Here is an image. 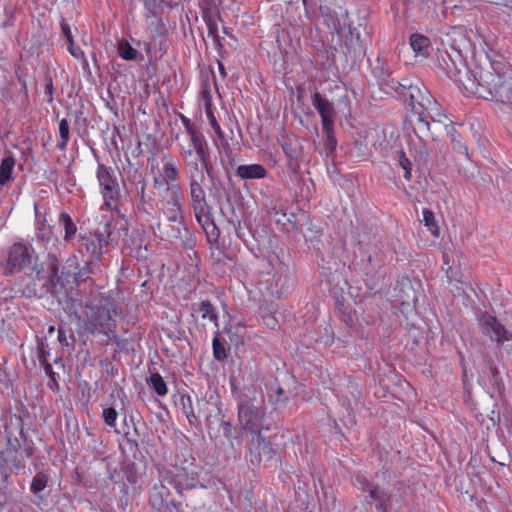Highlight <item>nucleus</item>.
I'll list each match as a JSON object with an SVG mask.
<instances>
[{
    "instance_id": "nucleus-1",
    "label": "nucleus",
    "mask_w": 512,
    "mask_h": 512,
    "mask_svg": "<svg viewBox=\"0 0 512 512\" xmlns=\"http://www.w3.org/2000/svg\"><path fill=\"white\" fill-rule=\"evenodd\" d=\"M471 53V41L463 33H454L449 40V49H438L436 67L465 89L468 78L473 74V68L467 64V56Z\"/></svg>"
},
{
    "instance_id": "nucleus-2",
    "label": "nucleus",
    "mask_w": 512,
    "mask_h": 512,
    "mask_svg": "<svg viewBox=\"0 0 512 512\" xmlns=\"http://www.w3.org/2000/svg\"><path fill=\"white\" fill-rule=\"evenodd\" d=\"M357 246L352 262L354 269L361 275L365 286L373 295H381L388 286L383 256L375 244L359 241Z\"/></svg>"
},
{
    "instance_id": "nucleus-22",
    "label": "nucleus",
    "mask_w": 512,
    "mask_h": 512,
    "mask_svg": "<svg viewBox=\"0 0 512 512\" xmlns=\"http://www.w3.org/2000/svg\"><path fill=\"white\" fill-rule=\"evenodd\" d=\"M104 247L105 240L97 238L93 233H90L89 235H80L78 239V251L83 256L86 254L88 256L86 260L88 261H95L99 263L103 255L102 249Z\"/></svg>"
},
{
    "instance_id": "nucleus-50",
    "label": "nucleus",
    "mask_w": 512,
    "mask_h": 512,
    "mask_svg": "<svg viewBox=\"0 0 512 512\" xmlns=\"http://www.w3.org/2000/svg\"><path fill=\"white\" fill-rule=\"evenodd\" d=\"M213 357L216 361L222 362L228 357V351L225 346V339L221 337L219 332H216L212 340Z\"/></svg>"
},
{
    "instance_id": "nucleus-35",
    "label": "nucleus",
    "mask_w": 512,
    "mask_h": 512,
    "mask_svg": "<svg viewBox=\"0 0 512 512\" xmlns=\"http://www.w3.org/2000/svg\"><path fill=\"white\" fill-rule=\"evenodd\" d=\"M441 8H439L440 20L446 19L451 22L460 20L464 15L466 5L460 2L459 4H453L452 1L447 2L445 0L440 1Z\"/></svg>"
},
{
    "instance_id": "nucleus-46",
    "label": "nucleus",
    "mask_w": 512,
    "mask_h": 512,
    "mask_svg": "<svg viewBox=\"0 0 512 512\" xmlns=\"http://www.w3.org/2000/svg\"><path fill=\"white\" fill-rule=\"evenodd\" d=\"M340 320L348 327L356 325V311L346 301L335 306Z\"/></svg>"
},
{
    "instance_id": "nucleus-12",
    "label": "nucleus",
    "mask_w": 512,
    "mask_h": 512,
    "mask_svg": "<svg viewBox=\"0 0 512 512\" xmlns=\"http://www.w3.org/2000/svg\"><path fill=\"white\" fill-rule=\"evenodd\" d=\"M246 448L245 458L252 466L259 467L263 463L265 467L277 468V450L263 434L251 437Z\"/></svg>"
},
{
    "instance_id": "nucleus-10",
    "label": "nucleus",
    "mask_w": 512,
    "mask_h": 512,
    "mask_svg": "<svg viewBox=\"0 0 512 512\" xmlns=\"http://www.w3.org/2000/svg\"><path fill=\"white\" fill-rule=\"evenodd\" d=\"M158 478L162 482H167L168 485L173 486L176 492L182 496L185 491H190L196 488L207 489L208 485L201 483L199 480V472L187 467L175 466L173 469H168L164 466L158 468Z\"/></svg>"
},
{
    "instance_id": "nucleus-29",
    "label": "nucleus",
    "mask_w": 512,
    "mask_h": 512,
    "mask_svg": "<svg viewBox=\"0 0 512 512\" xmlns=\"http://www.w3.org/2000/svg\"><path fill=\"white\" fill-rule=\"evenodd\" d=\"M191 206L195 216L212 210L207 204L205 191L198 180L190 181Z\"/></svg>"
},
{
    "instance_id": "nucleus-3",
    "label": "nucleus",
    "mask_w": 512,
    "mask_h": 512,
    "mask_svg": "<svg viewBox=\"0 0 512 512\" xmlns=\"http://www.w3.org/2000/svg\"><path fill=\"white\" fill-rule=\"evenodd\" d=\"M370 66L372 76L376 79L380 91L384 94L402 100L410 108H414L418 99L423 98L417 85H412L408 79L398 81L393 77V71L383 57L378 56L374 63H370Z\"/></svg>"
},
{
    "instance_id": "nucleus-21",
    "label": "nucleus",
    "mask_w": 512,
    "mask_h": 512,
    "mask_svg": "<svg viewBox=\"0 0 512 512\" xmlns=\"http://www.w3.org/2000/svg\"><path fill=\"white\" fill-rule=\"evenodd\" d=\"M288 222L292 224V229L299 231L306 242L311 244V247L318 253L324 248V242L322 240L323 230L320 226L314 224L307 216L305 221L302 223L292 222L288 219Z\"/></svg>"
},
{
    "instance_id": "nucleus-9",
    "label": "nucleus",
    "mask_w": 512,
    "mask_h": 512,
    "mask_svg": "<svg viewBox=\"0 0 512 512\" xmlns=\"http://www.w3.org/2000/svg\"><path fill=\"white\" fill-rule=\"evenodd\" d=\"M379 475L380 472H376L374 477L369 479L362 473H356L352 476L351 483L354 488L362 493L366 504L372 506L374 503L377 512H390L393 493L375 482Z\"/></svg>"
},
{
    "instance_id": "nucleus-53",
    "label": "nucleus",
    "mask_w": 512,
    "mask_h": 512,
    "mask_svg": "<svg viewBox=\"0 0 512 512\" xmlns=\"http://www.w3.org/2000/svg\"><path fill=\"white\" fill-rule=\"evenodd\" d=\"M200 162L198 160H192L186 162V173L188 177L190 178V181L198 180L199 182L204 181V168L202 164H199Z\"/></svg>"
},
{
    "instance_id": "nucleus-17",
    "label": "nucleus",
    "mask_w": 512,
    "mask_h": 512,
    "mask_svg": "<svg viewBox=\"0 0 512 512\" xmlns=\"http://www.w3.org/2000/svg\"><path fill=\"white\" fill-rule=\"evenodd\" d=\"M479 381L484 383L492 398H495V393H497L499 397H503L505 391L504 381L495 361L489 356L483 359Z\"/></svg>"
},
{
    "instance_id": "nucleus-36",
    "label": "nucleus",
    "mask_w": 512,
    "mask_h": 512,
    "mask_svg": "<svg viewBox=\"0 0 512 512\" xmlns=\"http://www.w3.org/2000/svg\"><path fill=\"white\" fill-rule=\"evenodd\" d=\"M491 101L512 108V78L505 77Z\"/></svg>"
},
{
    "instance_id": "nucleus-43",
    "label": "nucleus",
    "mask_w": 512,
    "mask_h": 512,
    "mask_svg": "<svg viewBox=\"0 0 512 512\" xmlns=\"http://www.w3.org/2000/svg\"><path fill=\"white\" fill-rule=\"evenodd\" d=\"M229 384L231 388V393L236 400L237 404L240 403V400H242V397H248L251 396L252 393H256L259 391L256 386L250 385V386H243L239 387V382L235 376H230L229 378Z\"/></svg>"
},
{
    "instance_id": "nucleus-31",
    "label": "nucleus",
    "mask_w": 512,
    "mask_h": 512,
    "mask_svg": "<svg viewBox=\"0 0 512 512\" xmlns=\"http://www.w3.org/2000/svg\"><path fill=\"white\" fill-rule=\"evenodd\" d=\"M118 224L120 225V229H127V220L116 221L115 225L113 224V220H107L103 226L97 228L93 234L99 239H104L105 246H107L110 242L119 238V233L115 231V226Z\"/></svg>"
},
{
    "instance_id": "nucleus-55",
    "label": "nucleus",
    "mask_w": 512,
    "mask_h": 512,
    "mask_svg": "<svg viewBox=\"0 0 512 512\" xmlns=\"http://www.w3.org/2000/svg\"><path fill=\"white\" fill-rule=\"evenodd\" d=\"M423 214V223L428 228L432 236L439 237L440 236V229L438 226V223L435 219V215L432 210L428 208H424L422 211Z\"/></svg>"
},
{
    "instance_id": "nucleus-52",
    "label": "nucleus",
    "mask_w": 512,
    "mask_h": 512,
    "mask_svg": "<svg viewBox=\"0 0 512 512\" xmlns=\"http://www.w3.org/2000/svg\"><path fill=\"white\" fill-rule=\"evenodd\" d=\"M196 311L201 312L202 319H209L216 327H218V315L214 305L209 300L200 302Z\"/></svg>"
},
{
    "instance_id": "nucleus-16",
    "label": "nucleus",
    "mask_w": 512,
    "mask_h": 512,
    "mask_svg": "<svg viewBox=\"0 0 512 512\" xmlns=\"http://www.w3.org/2000/svg\"><path fill=\"white\" fill-rule=\"evenodd\" d=\"M97 179L104 198V205L112 209V202H116L120 197V187L117 177L112 168L99 163L97 167Z\"/></svg>"
},
{
    "instance_id": "nucleus-54",
    "label": "nucleus",
    "mask_w": 512,
    "mask_h": 512,
    "mask_svg": "<svg viewBox=\"0 0 512 512\" xmlns=\"http://www.w3.org/2000/svg\"><path fill=\"white\" fill-rule=\"evenodd\" d=\"M268 399L275 408H279L285 406L289 401V394L279 386L274 391L268 393Z\"/></svg>"
},
{
    "instance_id": "nucleus-8",
    "label": "nucleus",
    "mask_w": 512,
    "mask_h": 512,
    "mask_svg": "<svg viewBox=\"0 0 512 512\" xmlns=\"http://www.w3.org/2000/svg\"><path fill=\"white\" fill-rule=\"evenodd\" d=\"M55 476L56 474L52 468L48 465H42L41 468L36 467V471L29 481V500L41 511L55 503L53 497L56 484Z\"/></svg>"
},
{
    "instance_id": "nucleus-34",
    "label": "nucleus",
    "mask_w": 512,
    "mask_h": 512,
    "mask_svg": "<svg viewBox=\"0 0 512 512\" xmlns=\"http://www.w3.org/2000/svg\"><path fill=\"white\" fill-rule=\"evenodd\" d=\"M235 174L242 180H255L266 177L267 170L261 164H243L237 167Z\"/></svg>"
},
{
    "instance_id": "nucleus-61",
    "label": "nucleus",
    "mask_w": 512,
    "mask_h": 512,
    "mask_svg": "<svg viewBox=\"0 0 512 512\" xmlns=\"http://www.w3.org/2000/svg\"><path fill=\"white\" fill-rule=\"evenodd\" d=\"M24 455H17V453L7 452L6 468L21 470L25 468Z\"/></svg>"
},
{
    "instance_id": "nucleus-25",
    "label": "nucleus",
    "mask_w": 512,
    "mask_h": 512,
    "mask_svg": "<svg viewBox=\"0 0 512 512\" xmlns=\"http://www.w3.org/2000/svg\"><path fill=\"white\" fill-rule=\"evenodd\" d=\"M481 322L484 334L488 335L492 340L499 343L512 339V334L506 330L495 316L484 314Z\"/></svg>"
},
{
    "instance_id": "nucleus-28",
    "label": "nucleus",
    "mask_w": 512,
    "mask_h": 512,
    "mask_svg": "<svg viewBox=\"0 0 512 512\" xmlns=\"http://www.w3.org/2000/svg\"><path fill=\"white\" fill-rule=\"evenodd\" d=\"M282 150L287 158V166L292 172H297L300 168L299 159L302 157L303 151L300 143L295 139H284L281 143Z\"/></svg>"
},
{
    "instance_id": "nucleus-27",
    "label": "nucleus",
    "mask_w": 512,
    "mask_h": 512,
    "mask_svg": "<svg viewBox=\"0 0 512 512\" xmlns=\"http://www.w3.org/2000/svg\"><path fill=\"white\" fill-rule=\"evenodd\" d=\"M192 147L197 155L196 160H198L202 164L208 178L210 179L212 184L216 186L215 170L211 161L210 151L205 137L193 143Z\"/></svg>"
},
{
    "instance_id": "nucleus-40",
    "label": "nucleus",
    "mask_w": 512,
    "mask_h": 512,
    "mask_svg": "<svg viewBox=\"0 0 512 512\" xmlns=\"http://www.w3.org/2000/svg\"><path fill=\"white\" fill-rule=\"evenodd\" d=\"M16 161L13 155H6L0 162V185L5 186L14 181V167Z\"/></svg>"
},
{
    "instance_id": "nucleus-37",
    "label": "nucleus",
    "mask_w": 512,
    "mask_h": 512,
    "mask_svg": "<svg viewBox=\"0 0 512 512\" xmlns=\"http://www.w3.org/2000/svg\"><path fill=\"white\" fill-rule=\"evenodd\" d=\"M410 46L417 56L428 57L431 48L430 39L419 33H413L409 38Z\"/></svg>"
},
{
    "instance_id": "nucleus-6",
    "label": "nucleus",
    "mask_w": 512,
    "mask_h": 512,
    "mask_svg": "<svg viewBox=\"0 0 512 512\" xmlns=\"http://www.w3.org/2000/svg\"><path fill=\"white\" fill-rule=\"evenodd\" d=\"M86 309L84 324H81L80 328H75L79 335L103 333L109 336L110 332L114 331L116 321L112 317V312L115 309L110 299L101 297L97 304L86 305Z\"/></svg>"
},
{
    "instance_id": "nucleus-44",
    "label": "nucleus",
    "mask_w": 512,
    "mask_h": 512,
    "mask_svg": "<svg viewBox=\"0 0 512 512\" xmlns=\"http://www.w3.org/2000/svg\"><path fill=\"white\" fill-rule=\"evenodd\" d=\"M148 387L158 396L164 397L168 393V387L163 377L158 372H151L146 377Z\"/></svg>"
},
{
    "instance_id": "nucleus-62",
    "label": "nucleus",
    "mask_w": 512,
    "mask_h": 512,
    "mask_svg": "<svg viewBox=\"0 0 512 512\" xmlns=\"http://www.w3.org/2000/svg\"><path fill=\"white\" fill-rule=\"evenodd\" d=\"M220 401L216 398L215 400L212 399V397L207 400L205 398L197 399V407H198V414L200 415V418L203 416L205 418V414L209 413L212 406H220Z\"/></svg>"
},
{
    "instance_id": "nucleus-32",
    "label": "nucleus",
    "mask_w": 512,
    "mask_h": 512,
    "mask_svg": "<svg viewBox=\"0 0 512 512\" xmlns=\"http://www.w3.org/2000/svg\"><path fill=\"white\" fill-rule=\"evenodd\" d=\"M319 16L323 19V24L331 33H340L342 27L339 15L334 8L327 4H320Z\"/></svg>"
},
{
    "instance_id": "nucleus-14",
    "label": "nucleus",
    "mask_w": 512,
    "mask_h": 512,
    "mask_svg": "<svg viewBox=\"0 0 512 512\" xmlns=\"http://www.w3.org/2000/svg\"><path fill=\"white\" fill-rule=\"evenodd\" d=\"M403 16L407 23H425L439 20L441 8L436 0H402Z\"/></svg>"
},
{
    "instance_id": "nucleus-59",
    "label": "nucleus",
    "mask_w": 512,
    "mask_h": 512,
    "mask_svg": "<svg viewBox=\"0 0 512 512\" xmlns=\"http://www.w3.org/2000/svg\"><path fill=\"white\" fill-rule=\"evenodd\" d=\"M48 256L46 257V260L44 262H41L40 264L37 263V260L33 261V264L30 266L32 271L35 273V278L38 281L45 282L48 278Z\"/></svg>"
},
{
    "instance_id": "nucleus-57",
    "label": "nucleus",
    "mask_w": 512,
    "mask_h": 512,
    "mask_svg": "<svg viewBox=\"0 0 512 512\" xmlns=\"http://www.w3.org/2000/svg\"><path fill=\"white\" fill-rule=\"evenodd\" d=\"M221 419H224V414L220 406H212L209 413L205 414V423L208 431L212 430L215 423H221Z\"/></svg>"
},
{
    "instance_id": "nucleus-56",
    "label": "nucleus",
    "mask_w": 512,
    "mask_h": 512,
    "mask_svg": "<svg viewBox=\"0 0 512 512\" xmlns=\"http://www.w3.org/2000/svg\"><path fill=\"white\" fill-rule=\"evenodd\" d=\"M59 135L60 140L57 143V148L60 151H64L68 145L70 139V127L67 119H62L59 122Z\"/></svg>"
},
{
    "instance_id": "nucleus-60",
    "label": "nucleus",
    "mask_w": 512,
    "mask_h": 512,
    "mask_svg": "<svg viewBox=\"0 0 512 512\" xmlns=\"http://www.w3.org/2000/svg\"><path fill=\"white\" fill-rule=\"evenodd\" d=\"M179 178V171L177 167L171 163L167 162L163 166V178H161V182H165L168 186L169 182L176 181Z\"/></svg>"
},
{
    "instance_id": "nucleus-4",
    "label": "nucleus",
    "mask_w": 512,
    "mask_h": 512,
    "mask_svg": "<svg viewBox=\"0 0 512 512\" xmlns=\"http://www.w3.org/2000/svg\"><path fill=\"white\" fill-rule=\"evenodd\" d=\"M505 77L497 70L495 63L485 56L483 62L474 65L473 74L468 78L465 90L477 98L491 101Z\"/></svg>"
},
{
    "instance_id": "nucleus-26",
    "label": "nucleus",
    "mask_w": 512,
    "mask_h": 512,
    "mask_svg": "<svg viewBox=\"0 0 512 512\" xmlns=\"http://www.w3.org/2000/svg\"><path fill=\"white\" fill-rule=\"evenodd\" d=\"M84 264L78 269L73 275V280L78 289L82 286L92 288L95 285V281L92 276L97 275L101 272L99 263L95 261L83 260Z\"/></svg>"
},
{
    "instance_id": "nucleus-48",
    "label": "nucleus",
    "mask_w": 512,
    "mask_h": 512,
    "mask_svg": "<svg viewBox=\"0 0 512 512\" xmlns=\"http://www.w3.org/2000/svg\"><path fill=\"white\" fill-rule=\"evenodd\" d=\"M322 132L324 135V149L327 156H331L334 154L337 147V138L334 131V124L323 125Z\"/></svg>"
},
{
    "instance_id": "nucleus-45",
    "label": "nucleus",
    "mask_w": 512,
    "mask_h": 512,
    "mask_svg": "<svg viewBox=\"0 0 512 512\" xmlns=\"http://www.w3.org/2000/svg\"><path fill=\"white\" fill-rule=\"evenodd\" d=\"M181 402H182V410L185 413L189 424L196 428L200 427L201 426L200 415L198 414V411L197 412L195 411L191 397L189 395H182Z\"/></svg>"
},
{
    "instance_id": "nucleus-49",
    "label": "nucleus",
    "mask_w": 512,
    "mask_h": 512,
    "mask_svg": "<svg viewBox=\"0 0 512 512\" xmlns=\"http://www.w3.org/2000/svg\"><path fill=\"white\" fill-rule=\"evenodd\" d=\"M59 223L64 228V240L66 242L73 240L77 232V227L71 216L67 212H61L59 215Z\"/></svg>"
},
{
    "instance_id": "nucleus-41",
    "label": "nucleus",
    "mask_w": 512,
    "mask_h": 512,
    "mask_svg": "<svg viewBox=\"0 0 512 512\" xmlns=\"http://www.w3.org/2000/svg\"><path fill=\"white\" fill-rule=\"evenodd\" d=\"M123 434L127 440V442H129L131 445H134L135 447H138V441L136 438H133V437H130V433L129 431L125 430V427L126 428H129V425L132 426L133 430H134V434L139 437L140 435L143 434V428H145V424L143 422H141L140 419H136L133 415H130L129 416V420L127 419V417L125 416L124 417V420H123Z\"/></svg>"
},
{
    "instance_id": "nucleus-11",
    "label": "nucleus",
    "mask_w": 512,
    "mask_h": 512,
    "mask_svg": "<svg viewBox=\"0 0 512 512\" xmlns=\"http://www.w3.org/2000/svg\"><path fill=\"white\" fill-rule=\"evenodd\" d=\"M34 260H38V255L33 246L30 243L16 242L8 249L3 275L11 277L18 274L30 268Z\"/></svg>"
},
{
    "instance_id": "nucleus-51",
    "label": "nucleus",
    "mask_w": 512,
    "mask_h": 512,
    "mask_svg": "<svg viewBox=\"0 0 512 512\" xmlns=\"http://www.w3.org/2000/svg\"><path fill=\"white\" fill-rule=\"evenodd\" d=\"M17 420L20 425V438L22 440L21 445L23 447L21 455H24L26 458H31L35 453V447L32 440L28 439L27 433L23 428V419L21 416L17 417Z\"/></svg>"
},
{
    "instance_id": "nucleus-64",
    "label": "nucleus",
    "mask_w": 512,
    "mask_h": 512,
    "mask_svg": "<svg viewBox=\"0 0 512 512\" xmlns=\"http://www.w3.org/2000/svg\"><path fill=\"white\" fill-rule=\"evenodd\" d=\"M118 417V412L113 406L106 407L103 409L102 418L104 423L110 427L115 428L116 427V420Z\"/></svg>"
},
{
    "instance_id": "nucleus-39",
    "label": "nucleus",
    "mask_w": 512,
    "mask_h": 512,
    "mask_svg": "<svg viewBox=\"0 0 512 512\" xmlns=\"http://www.w3.org/2000/svg\"><path fill=\"white\" fill-rule=\"evenodd\" d=\"M393 296L396 298H415V291L412 286V281L408 276H402L396 280L393 287Z\"/></svg>"
},
{
    "instance_id": "nucleus-18",
    "label": "nucleus",
    "mask_w": 512,
    "mask_h": 512,
    "mask_svg": "<svg viewBox=\"0 0 512 512\" xmlns=\"http://www.w3.org/2000/svg\"><path fill=\"white\" fill-rule=\"evenodd\" d=\"M56 298L69 323H74L76 328H80L81 324H84V316L81 313L83 308L82 298L77 297V293L73 291L72 286Z\"/></svg>"
},
{
    "instance_id": "nucleus-47",
    "label": "nucleus",
    "mask_w": 512,
    "mask_h": 512,
    "mask_svg": "<svg viewBox=\"0 0 512 512\" xmlns=\"http://www.w3.org/2000/svg\"><path fill=\"white\" fill-rule=\"evenodd\" d=\"M170 227L171 233H168L170 237L180 240L185 248L191 249L193 247L194 241L192 239L187 238L186 240H184V237H186V235L189 234V229L185 221H182L181 224L172 223Z\"/></svg>"
},
{
    "instance_id": "nucleus-63",
    "label": "nucleus",
    "mask_w": 512,
    "mask_h": 512,
    "mask_svg": "<svg viewBox=\"0 0 512 512\" xmlns=\"http://www.w3.org/2000/svg\"><path fill=\"white\" fill-rule=\"evenodd\" d=\"M49 345L45 338L37 337V358L40 364L48 361L49 356Z\"/></svg>"
},
{
    "instance_id": "nucleus-23",
    "label": "nucleus",
    "mask_w": 512,
    "mask_h": 512,
    "mask_svg": "<svg viewBox=\"0 0 512 512\" xmlns=\"http://www.w3.org/2000/svg\"><path fill=\"white\" fill-rule=\"evenodd\" d=\"M311 104L318 112L322 126L335 123L337 112L334 108V104L329 101L325 95L316 90L311 95Z\"/></svg>"
},
{
    "instance_id": "nucleus-15",
    "label": "nucleus",
    "mask_w": 512,
    "mask_h": 512,
    "mask_svg": "<svg viewBox=\"0 0 512 512\" xmlns=\"http://www.w3.org/2000/svg\"><path fill=\"white\" fill-rule=\"evenodd\" d=\"M48 278L42 283L40 290L53 297H58L70 289V273L64 271L60 260L55 254L48 253Z\"/></svg>"
},
{
    "instance_id": "nucleus-30",
    "label": "nucleus",
    "mask_w": 512,
    "mask_h": 512,
    "mask_svg": "<svg viewBox=\"0 0 512 512\" xmlns=\"http://www.w3.org/2000/svg\"><path fill=\"white\" fill-rule=\"evenodd\" d=\"M195 218L199 225L204 230L208 243L211 245L218 244L220 237V229L218 228L214 221L212 210L203 213V215L200 214L198 216H195Z\"/></svg>"
},
{
    "instance_id": "nucleus-13",
    "label": "nucleus",
    "mask_w": 512,
    "mask_h": 512,
    "mask_svg": "<svg viewBox=\"0 0 512 512\" xmlns=\"http://www.w3.org/2000/svg\"><path fill=\"white\" fill-rule=\"evenodd\" d=\"M340 65L343 72H349L359 66L365 55V46L357 28L349 26L348 35L340 42Z\"/></svg>"
},
{
    "instance_id": "nucleus-58",
    "label": "nucleus",
    "mask_w": 512,
    "mask_h": 512,
    "mask_svg": "<svg viewBox=\"0 0 512 512\" xmlns=\"http://www.w3.org/2000/svg\"><path fill=\"white\" fill-rule=\"evenodd\" d=\"M122 471L124 472L126 479L130 484H138L140 480V474L138 473L134 462H125L122 466Z\"/></svg>"
},
{
    "instance_id": "nucleus-19",
    "label": "nucleus",
    "mask_w": 512,
    "mask_h": 512,
    "mask_svg": "<svg viewBox=\"0 0 512 512\" xmlns=\"http://www.w3.org/2000/svg\"><path fill=\"white\" fill-rule=\"evenodd\" d=\"M170 192V198L164 203V215L167 220L174 224H181L185 221V213L183 208V195L180 191L179 185L171 184L167 187Z\"/></svg>"
},
{
    "instance_id": "nucleus-42",
    "label": "nucleus",
    "mask_w": 512,
    "mask_h": 512,
    "mask_svg": "<svg viewBox=\"0 0 512 512\" xmlns=\"http://www.w3.org/2000/svg\"><path fill=\"white\" fill-rule=\"evenodd\" d=\"M201 14L203 21L205 22L208 28V36H216L218 35V25L216 22V16L220 21H222L221 14L219 10L214 11L207 6L201 7Z\"/></svg>"
},
{
    "instance_id": "nucleus-20",
    "label": "nucleus",
    "mask_w": 512,
    "mask_h": 512,
    "mask_svg": "<svg viewBox=\"0 0 512 512\" xmlns=\"http://www.w3.org/2000/svg\"><path fill=\"white\" fill-rule=\"evenodd\" d=\"M167 485V482H162L158 478V483L149 489L148 503L154 512H164L168 507H175V501L171 498Z\"/></svg>"
},
{
    "instance_id": "nucleus-38",
    "label": "nucleus",
    "mask_w": 512,
    "mask_h": 512,
    "mask_svg": "<svg viewBox=\"0 0 512 512\" xmlns=\"http://www.w3.org/2000/svg\"><path fill=\"white\" fill-rule=\"evenodd\" d=\"M119 57L126 61H143V55L138 52L126 39H121L116 45Z\"/></svg>"
},
{
    "instance_id": "nucleus-33",
    "label": "nucleus",
    "mask_w": 512,
    "mask_h": 512,
    "mask_svg": "<svg viewBox=\"0 0 512 512\" xmlns=\"http://www.w3.org/2000/svg\"><path fill=\"white\" fill-rule=\"evenodd\" d=\"M220 428L222 429L223 436L231 444V446H241L244 442V434L246 431L241 429V424L233 426L228 420L221 419Z\"/></svg>"
},
{
    "instance_id": "nucleus-24",
    "label": "nucleus",
    "mask_w": 512,
    "mask_h": 512,
    "mask_svg": "<svg viewBox=\"0 0 512 512\" xmlns=\"http://www.w3.org/2000/svg\"><path fill=\"white\" fill-rule=\"evenodd\" d=\"M340 56V46H325L323 44L322 48L317 50L316 60L321 70H339L341 69Z\"/></svg>"
},
{
    "instance_id": "nucleus-5",
    "label": "nucleus",
    "mask_w": 512,
    "mask_h": 512,
    "mask_svg": "<svg viewBox=\"0 0 512 512\" xmlns=\"http://www.w3.org/2000/svg\"><path fill=\"white\" fill-rule=\"evenodd\" d=\"M238 423L241 429L249 433L251 437L263 434L264 430L269 431L270 426L266 424V406L262 391L252 393L251 396L242 397L237 404Z\"/></svg>"
},
{
    "instance_id": "nucleus-7",
    "label": "nucleus",
    "mask_w": 512,
    "mask_h": 512,
    "mask_svg": "<svg viewBox=\"0 0 512 512\" xmlns=\"http://www.w3.org/2000/svg\"><path fill=\"white\" fill-rule=\"evenodd\" d=\"M423 100L424 97L419 98L414 108H411L413 114L417 115L414 132L421 141H425L428 137H431L433 141H437L444 135L449 136L452 132H456L452 121L447 116H444L445 122L432 117L429 108L425 106Z\"/></svg>"
}]
</instances>
